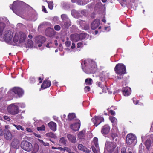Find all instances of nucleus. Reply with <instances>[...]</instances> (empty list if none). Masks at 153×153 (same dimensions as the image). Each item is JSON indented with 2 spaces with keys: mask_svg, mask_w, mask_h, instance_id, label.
I'll list each match as a JSON object with an SVG mask.
<instances>
[{
  "mask_svg": "<svg viewBox=\"0 0 153 153\" xmlns=\"http://www.w3.org/2000/svg\"><path fill=\"white\" fill-rule=\"evenodd\" d=\"M81 64L83 71L84 68H86L87 70L88 69L90 73H93L96 71V64L94 61L91 59H88L86 60L83 59L82 60Z\"/></svg>",
  "mask_w": 153,
  "mask_h": 153,
  "instance_id": "1",
  "label": "nucleus"
},
{
  "mask_svg": "<svg viewBox=\"0 0 153 153\" xmlns=\"http://www.w3.org/2000/svg\"><path fill=\"white\" fill-rule=\"evenodd\" d=\"M27 5V4L22 1H14L13 4L10 5V7L14 13L17 14V11H19L20 9L22 8Z\"/></svg>",
  "mask_w": 153,
  "mask_h": 153,
  "instance_id": "2",
  "label": "nucleus"
},
{
  "mask_svg": "<svg viewBox=\"0 0 153 153\" xmlns=\"http://www.w3.org/2000/svg\"><path fill=\"white\" fill-rule=\"evenodd\" d=\"M114 71L117 74L122 75L126 73V67L122 63H118L114 68Z\"/></svg>",
  "mask_w": 153,
  "mask_h": 153,
  "instance_id": "3",
  "label": "nucleus"
},
{
  "mask_svg": "<svg viewBox=\"0 0 153 153\" xmlns=\"http://www.w3.org/2000/svg\"><path fill=\"white\" fill-rule=\"evenodd\" d=\"M7 110L8 112L11 115H15L19 112L18 106L15 103L9 105L7 107Z\"/></svg>",
  "mask_w": 153,
  "mask_h": 153,
  "instance_id": "4",
  "label": "nucleus"
},
{
  "mask_svg": "<svg viewBox=\"0 0 153 153\" xmlns=\"http://www.w3.org/2000/svg\"><path fill=\"white\" fill-rule=\"evenodd\" d=\"M136 136L132 133L128 134L126 137V142L128 145H131L133 144L134 145L136 143Z\"/></svg>",
  "mask_w": 153,
  "mask_h": 153,
  "instance_id": "5",
  "label": "nucleus"
},
{
  "mask_svg": "<svg viewBox=\"0 0 153 153\" xmlns=\"http://www.w3.org/2000/svg\"><path fill=\"white\" fill-rule=\"evenodd\" d=\"M21 147L23 149L28 152L30 151L33 147L32 144L30 142L25 140L22 141Z\"/></svg>",
  "mask_w": 153,
  "mask_h": 153,
  "instance_id": "6",
  "label": "nucleus"
},
{
  "mask_svg": "<svg viewBox=\"0 0 153 153\" xmlns=\"http://www.w3.org/2000/svg\"><path fill=\"white\" fill-rule=\"evenodd\" d=\"M117 146L115 143L107 142L105 145V148L109 152L111 153L114 150Z\"/></svg>",
  "mask_w": 153,
  "mask_h": 153,
  "instance_id": "7",
  "label": "nucleus"
},
{
  "mask_svg": "<svg viewBox=\"0 0 153 153\" xmlns=\"http://www.w3.org/2000/svg\"><path fill=\"white\" fill-rule=\"evenodd\" d=\"M98 139L97 138L94 137V145H93L91 146L92 151L94 153H98L100 149L98 143Z\"/></svg>",
  "mask_w": 153,
  "mask_h": 153,
  "instance_id": "8",
  "label": "nucleus"
},
{
  "mask_svg": "<svg viewBox=\"0 0 153 153\" xmlns=\"http://www.w3.org/2000/svg\"><path fill=\"white\" fill-rule=\"evenodd\" d=\"M91 120L94 123V125L97 126L102 122L104 121V119L100 116H95L92 118Z\"/></svg>",
  "mask_w": 153,
  "mask_h": 153,
  "instance_id": "9",
  "label": "nucleus"
},
{
  "mask_svg": "<svg viewBox=\"0 0 153 153\" xmlns=\"http://www.w3.org/2000/svg\"><path fill=\"white\" fill-rule=\"evenodd\" d=\"M11 90L19 97H22L24 94L23 90L19 87H14L11 89Z\"/></svg>",
  "mask_w": 153,
  "mask_h": 153,
  "instance_id": "10",
  "label": "nucleus"
},
{
  "mask_svg": "<svg viewBox=\"0 0 153 153\" xmlns=\"http://www.w3.org/2000/svg\"><path fill=\"white\" fill-rule=\"evenodd\" d=\"M13 34L10 31H7L4 35V38L5 41L7 42H10L13 37Z\"/></svg>",
  "mask_w": 153,
  "mask_h": 153,
  "instance_id": "11",
  "label": "nucleus"
},
{
  "mask_svg": "<svg viewBox=\"0 0 153 153\" xmlns=\"http://www.w3.org/2000/svg\"><path fill=\"white\" fill-rule=\"evenodd\" d=\"M80 126V122L79 120H77L76 123L72 124L70 125V128L74 131L78 130Z\"/></svg>",
  "mask_w": 153,
  "mask_h": 153,
  "instance_id": "12",
  "label": "nucleus"
},
{
  "mask_svg": "<svg viewBox=\"0 0 153 153\" xmlns=\"http://www.w3.org/2000/svg\"><path fill=\"white\" fill-rule=\"evenodd\" d=\"M4 137L7 140H10L12 138V135L9 130L4 129Z\"/></svg>",
  "mask_w": 153,
  "mask_h": 153,
  "instance_id": "13",
  "label": "nucleus"
},
{
  "mask_svg": "<svg viewBox=\"0 0 153 153\" xmlns=\"http://www.w3.org/2000/svg\"><path fill=\"white\" fill-rule=\"evenodd\" d=\"M45 33L48 36L52 37L55 35V32L53 28H48L46 30Z\"/></svg>",
  "mask_w": 153,
  "mask_h": 153,
  "instance_id": "14",
  "label": "nucleus"
},
{
  "mask_svg": "<svg viewBox=\"0 0 153 153\" xmlns=\"http://www.w3.org/2000/svg\"><path fill=\"white\" fill-rule=\"evenodd\" d=\"M77 22L79 23L80 25L85 30H88L89 28V25L85 23V21L81 20H79L77 21Z\"/></svg>",
  "mask_w": 153,
  "mask_h": 153,
  "instance_id": "15",
  "label": "nucleus"
},
{
  "mask_svg": "<svg viewBox=\"0 0 153 153\" xmlns=\"http://www.w3.org/2000/svg\"><path fill=\"white\" fill-rule=\"evenodd\" d=\"M110 127L108 125H106L103 126L102 128L101 132L103 135L107 134L109 132Z\"/></svg>",
  "mask_w": 153,
  "mask_h": 153,
  "instance_id": "16",
  "label": "nucleus"
},
{
  "mask_svg": "<svg viewBox=\"0 0 153 153\" xmlns=\"http://www.w3.org/2000/svg\"><path fill=\"white\" fill-rule=\"evenodd\" d=\"M100 23V21L99 19L94 20L91 24V28L93 30L96 29L99 26Z\"/></svg>",
  "mask_w": 153,
  "mask_h": 153,
  "instance_id": "17",
  "label": "nucleus"
},
{
  "mask_svg": "<svg viewBox=\"0 0 153 153\" xmlns=\"http://www.w3.org/2000/svg\"><path fill=\"white\" fill-rule=\"evenodd\" d=\"M122 91L125 96H128L131 93V89L130 88L126 87L123 89Z\"/></svg>",
  "mask_w": 153,
  "mask_h": 153,
  "instance_id": "18",
  "label": "nucleus"
},
{
  "mask_svg": "<svg viewBox=\"0 0 153 153\" xmlns=\"http://www.w3.org/2000/svg\"><path fill=\"white\" fill-rule=\"evenodd\" d=\"M48 125L52 130L55 131L56 130V124L55 122L51 121L48 123Z\"/></svg>",
  "mask_w": 153,
  "mask_h": 153,
  "instance_id": "19",
  "label": "nucleus"
},
{
  "mask_svg": "<svg viewBox=\"0 0 153 153\" xmlns=\"http://www.w3.org/2000/svg\"><path fill=\"white\" fill-rule=\"evenodd\" d=\"M26 37L25 34L22 32L19 33V42L20 43H23L25 41Z\"/></svg>",
  "mask_w": 153,
  "mask_h": 153,
  "instance_id": "20",
  "label": "nucleus"
},
{
  "mask_svg": "<svg viewBox=\"0 0 153 153\" xmlns=\"http://www.w3.org/2000/svg\"><path fill=\"white\" fill-rule=\"evenodd\" d=\"M19 144V141L17 139H14L11 143V146L14 148H17Z\"/></svg>",
  "mask_w": 153,
  "mask_h": 153,
  "instance_id": "21",
  "label": "nucleus"
},
{
  "mask_svg": "<svg viewBox=\"0 0 153 153\" xmlns=\"http://www.w3.org/2000/svg\"><path fill=\"white\" fill-rule=\"evenodd\" d=\"M51 85V82L49 80H45L43 82L41 86L42 88L43 89L46 88L50 86Z\"/></svg>",
  "mask_w": 153,
  "mask_h": 153,
  "instance_id": "22",
  "label": "nucleus"
},
{
  "mask_svg": "<svg viewBox=\"0 0 153 153\" xmlns=\"http://www.w3.org/2000/svg\"><path fill=\"white\" fill-rule=\"evenodd\" d=\"M67 137L69 140L73 143H75L76 142V137L73 135L71 134H68Z\"/></svg>",
  "mask_w": 153,
  "mask_h": 153,
  "instance_id": "23",
  "label": "nucleus"
},
{
  "mask_svg": "<svg viewBox=\"0 0 153 153\" xmlns=\"http://www.w3.org/2000/svg\"><path fill=\"white\" fill-rule=\"evenodd\" d=\"M70 37L72 40L75 42H76L79 40L78 34L71 35L70 36Z\"/></svg>",
  "mask_w": 153,
  "mask_h": 153,
  "instance_id": "24",
  "label": "nucleus"
},
{
  "mask_svg": "<svg viewBox=\"0 0 153 153\" xmlns=\"http://www.w3.org/2000/svg\"><path fill=\"white\" fill-rule=\"evenodd\" d=\"M71 14L76 18H78L80 16L79 13L76 10H73L71 11Z\"/></svg>",
  "mask_w": 153,
  "mask_h": 153,
  "instance_id": "25",
  "label": "nucleus"
},
{
  "mask_svg": "<svg viewBox=\"0 0 153 153\" xmlns=\"http://www.w3.org/2000/svg\"><path fill=\"white\" fill-rule=\"evenodd\" d=\"M46 41L45 37L41 36H39V47L41 46L42 44Z\"/></svg>",
  "mask_w": 153,
  "mask_h": 153,
  "instance_id": "26",
  "label": "nucleus"
},
{
  "mask_svg": "<svg viewBox=\"0 0 153 153\" xmlns=\"http://www.w3.org/2000/svg\"><path fill=\"white\" fill-rule=\"evenodd\" d=\"M88 2V0H78L77 3L79 5H83L87 4Z\"/></svg>",
  "mask_w": 153,
  "mask_h": 153,
  "instance_id": "27",
  "label": "nucleus"
},
{
  "mask_svg": "<svg viewBox=\"0 0 153 153\" xmlns=\"http://www.w3.org/2000/svg\"><path fill=\"white\" fill-rule=\"evenodd\" d=\"M78 148L81 151H83L85 152H87L88 150L87 149L81 144H79L78 145Z\"/></svg>",
  "mask_w": 153,
  "mask_h": 153,
  "instance_id": "28",
  "label": "nucleus"
},
{
  "mask_svg": "<svg viewBox=\"0 0 153 153\" xmlns=\"http://www.w3.org/2000/svg\"><path fill=\"white\" fill-rule=\"evenodd\" d=\"M33 45V42L30 39H29L28 41V42L27 44H25V46L26 48H31L32 47Z\"/></svg>",
  "mask_w": 153,
  "mask_h": 153,
  "instance_id": "29",
  "label": "nucleus"
},
{
  "mask_svg": "<svg viewBox=\"0 0 153 153\" xmlns=\"http://www.w3.org/2000/svg\"><path fill=\"white\" fill-rule=\"evenodd\" d=\"M46 136L48 137L55 138L56 137V135L54 133L51 132L46 134Z\"/></svg>",
  "mask_w": 153,
  "mask_h": 153,
  "instance_id": "30",
  "label": "nucleus"
},
{
  "mask_svg": "<svg viewBox=\"0 0 153 153\" xmlns=\"http://www.w3.org/2000/svg\"><path fill=\"white\" fill-rule=\"evenodd\" d=\"M76 117L75 114L74 113L69 114L68 115V119L69 120H71Z\"/></svg>",
  "mask_w": 153,
  "mask_h": 153,
  "instance_id": "31",
  "label": "nucleus"
},
{
  "mask_svg": "<svg viewBox=\"0 0 153 153\" xmlns=\"http://www.w3.org/2000/svg\"><path fill=\"white\" fill-rule=\"evenodd\" d=\"M61 18L62 20L64 22L69 19L67 16L65 14H62L61 15Z\"/></svg>",
  "mask_w": 153,
  "mask_h": 153,
  "instance_id": "32",
  "label": "nucleus"
},
{
  "mask_svg": "<svg viewBox=\"0 0 153 153\" xmlns=\"http://www.w3.org/2000/svg\"><path fill=\"white\" fill-rule=\"evenodd\" d=\"M71 22L69 19L65 21L64 26L65 27L68 28L71 26Z\"/></svg>",
  "mask_w": 153,
  "mask_h": 153,
  "instance_id": "33",
  "label": "nucleus"
},
{
  "mask_svg": "<svg viewBox=\"0 0 153 153\" xmlns=\"http://www.w3.org/2000/svg\"><path fill=\"white\" fill-rule=\"evenodd\" d=\"M47 2L48 4V8L51 10H52L53 7V1H48Z\"/></svg>",
  "mask_w": 153,
  "mask_h": 153,
  "instance_id": "34",
  "label": "nucleus"
},
{
  "mask_svg": "<svg viewBox=\"0 0 153 153\" xmlns=\"http://www.w3.org/2000/svg\"><path fill=\"white\" fill-rule=\"evenodd\" d=\"M86 84L91 85L92 83V80L91 79L88 78L86 79L85 81Z\"/></svg>",
  "mask_w": 153,
  "mask_h": 153,
  "instance_id": "35",
  "label": "nucleus"
},
{
  "mask_svg": "<svg viewBox=\"0 0 153 153\" xmlns=\"http://www.w3.org/2000/svg\"><path fill=\"white\" fill-rule=\"evenodd\" d=\"M84 131H81L78 134V136L79 138L81 139H83L84 137Z\"/></svg>",
  "mask_w": 153,
  "mask_h": 153,
  "instance_id": "36",
  "label": "nucleus"
},
{
  "mask_svg": "<svg viewBox=\"0 0 153 153\" xmlns=\"http://www.w3.org/2000/svg\"><path fill=\"white\" fill-rule=\"evenodd\" d=\"M146 148L148 149L151 145V141L150 140H147L145 143Z\"/></svg>",
  "mask_w": 153,
  "mask_h": 153,
  "instance_id": "37",
  "label": "nucleus"
},
{
  "mask_svg": "<svg viewBox=\"0 0 153 153\" xmlns=\"http://www.w3.org/2000/svg\"><path fill=\"white\" fill-rule=\"evenodd\" d=\"M19 39V36L17 34H16L13 37V40L14 42L16 43L18 42Z\"/></svg>",
  "mask_w": 153,
  "mask_h": 153,
  "instance_id": "38",
  "label": "nucleus"
},
{
  "mask_svg": "<svg viewBox=\"0 0 153 153\" xmlns=\"http://www.w3.org/2000/svg\"><path fill=\"white\" fill-rule=\"evenodd\" d=\"M66 140L64 137L61 138L59 140V142L60 143L65 145L66 144Z\"/></svg>",
  "mask_w": 153,
  "mask_h": 153,
  "instance_id": "39",
  "label": "nucleus"
},
{
  "mask_svg": "<svg viewBox=\"0 0 153 153\" xmlns=\"http://www.w3.org/2000/svg\"><path fill=\"white\" fill-rule=\"evenodd\" d=\"M13 125L18 130H19L20 129L22 131H24V128L20 125H16L15 124H13Z\"/></svg>",
  "mask_w": 153,
  "mask_h": 153,
  "instance_id": "40",
  "label": "nucleus"
},
{
  "mask_svg": "<svg viewBox=\"0 0 153 153\" xmlns=\"http://www.w3.org/2000/svg\"><path fill=\"white\" fill-rule=\"evenodd\" d=\"M109 119L112 123H117V120L115 117H110L109 118Z\"/></svg>",
  "mask_w": 153,
  "mask_h": 153,
  "instance_id": "41",
  "label": "nucleus"
},
{
  "mask_svg": "<svg viewBox=\"0 0 153 153\" xmlns=\"http://www.w3.org/2000/svg\"><path fill=\"white\" fill-rule=\"evenodd\" d=\"M38 150V146L37 143H35L34 144V150L33 151V153H36Z\"/></svg>",
  "mask_w": 153,
  "mask_h": 153,
  "instance_id": "42",
  "label": "nucleus"
},
{
  "mask_svg": "<svg viewBox=\"0 0 153 153\" xmlns=\"http://www.w3.org/2000/svg\"><path fill=\"white\" fill-rule=\"evenodd\" d=\"M79 36V40H82L83 39L85 38V36L84 34L83 33H81L80 34H78Z\"/></svg>",
  "mask_w": 153,
  "mask_h": 153,
  "instance_id": "43",
  "label": "nucleus"
},
{
  "mask_svg": "<svg viewBox=\"0 0 153 153\" xmlns=\"http://www.w3.org/2000/svg\"><path fill=\"white\" fill-rule=\"evenodd\" d=\"M5 27V24L2 22H0V29L2 30Z\"/></svg>",
  "mask_w": 153,
  "mask_h": 153,
  "instance_id": "44",
  "label": "nucleus"
},
{
  "mask_svg": "<svg viewBox=\"0 0 153 153\" xmlns=\"http://www.w3.org/2000/svg\"><path fill=\"white\" fill-rule=\"evenodd\" d=\"M111 137H112L113 140L115 139V141H116L117 140L118 137L117 135L115 134H112L111 135Z\"/></svg>",
  "mask_w": 153,
  "mask_h": 153,
  "instance_id": "45",
  "label": "nucleus"
},
{
  "mask_svg": "<svg viewBox=\"0 0 153 153\" xmlns=\"http://www.w3.org/2000/svg\"><path fill=\"white\" fill-rule=\"evenodd\" d=\"M39 142H40L41 143H42V144L45 146H49V143H45L42 140H40L39 139Z\"/></svg>",
  "mask_w": 153,
  "mask_h": 153,
  "instance_id": "46",
  "label": "nucleus"
},
{
  "mask_svg": "<svg viewBox=\"0 0 153 153\" xmlns=\"http://www.w3.org/2000/svg\"><path fill=\"white\" fill-rule=\"evenodd\" d=\"M54 28L55 30L59 31L60 30L61 27L60 26L58 25H56L54 26Z\"/></svg>",
  "mask_w": 153,
  "mask_h": 153,
  "instance_id": "47",
  "label": "nucleus"
},
{
  "mask_svg": "<svg viewBox=\"0 0 153 153\" xmlns=\"http://www.w3.org/2000/svg\"><path fill=\"white\" fill-rule=\"evenodd\" d=\"M45 127L44 125H42L41 126L39 127V131H45Z\"/></svg>",
  "mask_w": 153,
  "mask_h": 153,
  "instance_id": "48",
  "label": "nucleus"
},
{
  "mask_svg": "<svg viewBox=\"0 0 153 153\" xmlns=\"http://www.w3.org/2000/svg\"><path fill=\"white\" fill-rule=\"evenodd\" d=\"M65 44L66 47H69L71 44V42L70 41H67L65 42Z\"/></svg>",
  "mask_w": 153,
  "mask_h": 153,
  "instance_id": "49",
  "label": "nucleus"
},
{
  "mask_svg": "<svg viewBox=\"0 0 153 153\" xmlns=\"http://www.w3.org/2000/svg\"><path fill=\"white\" fill-rule=\"evenodd\" d=\"M106 78V77L105 75L103 74H101L100 75V79L102 81H103Z\"/></svg>",
  "mask_w": 153,
  "mask_h": 153,
  "instance_id": "50",
  "label": "nucleus"
},
{
  "mask_svg": "<svg viewBox=\"0 0 153 153\" xmlns=\"http://www.w3.org/2000/svg\"><path fill=\"white\" fill-rule=\"evenodd\" d=\"M46 46L48 48L51 47L52 46V42L51 41L49 42L46 45Z\"/></svg>",
  "mask_w": 153,
  "mask_h": 153,
  "instance_id": "51",
  "label": "nucleus"
},
{
  "mask_svg": "<svg viewBox=\"0 0 153 153\" xmlns=\"http://www.w3.org/2000/svg\"><path fill=\"white\" fill-rule=\"evenodd\" d=\"M83 44L82 42H79L77 44V48H81L83 47Z\"/></svg>",
  "mask_w": 153,
  "mask_h": 153,
  "instance_id": "52",
  "label": "nucleus"
},
{
  "mask_svg": "<svg viewBox=\"0 0 153 153\" xmlns=\"http://www.w3.org/2000/svg\"><path fill=\"white\" fill-rule=\"evenodd\" d=\"M47 23H48L49 25H51V24L50 23L48 22H43L42 23L40 24V25H39V27H42L43 25H45L46 24H47Z\"/></svg>",
  "mask_w": 153,
  "mask_h": 153,
  "instance_id": "53",
  "label": "nucleus"
},
{
  "mask_svg": "<svg viewBox=\"0 0 153 153\" xmlns=\"http://www.w3.org/2000/svg\"><path fill=\"white\" fill-rule=\"evenodd\" d=\"M42 11L43 12L45 13H48L46 8H45V6H42Z\"/></svg>",
  "mask_w": 153,
  "mask_h": 153,
  "instance_id": "54",
  "label": "nucleus"
},
{
  "mask_svg": "<svg viewBox=\"0 0 153 153\" xmlns=\"http://www.w3.org/2000/svg\"><path fill=\"white\" fill-rule=\"evenodd\" d=\"M121 153H127L125 147H123L121 149Z\"/></svg>",
  "mask_w": 153,
  "mask_h": 153,
  "instance_id": "55",
  "label": "nucleus"
},
{
  "mask_svg": "<svg viewBox=\"0 0 153 153\" xmlns=\"http://www.w3.org/2000/svg\"><path fill=\"white\" fill-rule=\"evenodd\" d=\"M102 4L101 3H98L95 5V7L98 8H100L101 7Z\"/></svg>",
  "mask_w": 153,
  "mask_h": 153,
  "instance_id": "56",
  "label": "nucleus"
},
{
  "mask_svg": "<svg viewBox=\"0 0 153 153\" xmlns=\"http://www.w3.org/2000/svg\"><path fill=\"white\" fill-rule=\"evenodd\" d=\"M3 118L5 120L8 121H9L10 120V118L8 116H4L3 117Z\"/></svg>",
  "mask_w": 153,
  "mask_h": 153,
  "instance_id": "57",
  "label": "nucleus"
},
{
  "mask_svg": "<svg viewBox=\"0 0 153 153\" xmlns=\"http://www.w3.org/2000/svg\"><path fill=\"white\" fill-rule=\"evenodd\" d=\"M90 88L89 86H86L85 87V91L86 92L89 91H90Z\"/></svg>",
  "mask_w": 153,
  "mask_h": 153,
  "instance_id": "58",
  "label": "nucleus"
},
{
  "mask_svg": "<svg viewBox=\"0 0 153 153\" xmlns=\"http://www.w3.org/2000/svg\"><path fill=\"white\" fill-rule=\"evenodd\" d=\"M86 10H83L81 11V13L83 15H86Z\"/></svg>",
  "mask_w": 153,
  "mask_h": 153,
  "instance_id": "59",
  "label": "nucleus"
},
{
  "mask_svg": "<svg viewBox=\"0 0 153 153\" xmlns=\"http://www.w3.org/2000/svg\"><path fill=\"white\" fill-rule=\"evenodd\" d=\"M35 81V79L34 77H31L30 79V81L31 83H33Z\"/></svg>",
  "mask_w": 153,
  "mask_h": 153,
  "instance_id": "60",
  "label": "nucleus"
},
{
  "mask_svg": "<svg viewBox=\"0 0 153 153\" xmlns=\"http://www.w3.org/2000/svg\"><path fill=\"white\" fill-rule=\"evenodd\" d=\"M65 151H66L68 153H69L71 152V150L69 148L66 147H65Z\"/></svg>",
  "mask_w": 153,
  "mask_h": 153,
  "instance_id": "61",
  "label": "nucleus"
},
{
  "mask_svg": "<svg viewBox=\"0 0 153 153\" xmlns=\"http://www.w3.org/2000/svg\"><path fill=\"white\" fill-rule=\"evenodd\" d=\"M65 147L63 148L60 147H58V149L59 150L61 151L65 152Z\"/></svg>",
  "mask_w": 153,
  "mask_h": 153,
  "instance_id": "62",
  "label": "nucleus"
},
{
  "mask_svg": "<svg viewBox=\"0 0 153 153\" xmlns=\"http://www.w3.org/2000/svg\"><path fill=\"white\" fill-rule=\"evenodd\" d=\"M53 20L54 22H56L58 21L59 18L57 16H54L53 18Z\"/></svg>",
  "mask_w": 153,
  "mask_h": 153,
  "instance_id": "63",
  "label": "nucleus"
},
{
  "mask_svg": "<svg viewBox=\"0 0 153 153\" xmlns=\"http://www.w3.org/2000/svg\"><path fill=\"white\" fill-rule=\"evenodd\" d=\"M26 130L27 131L29 132H33L32 130L29 128H26Z\"/></svg>",
  "mask_w": 153,
  "mask_h": 153,
  "instance_id": "64",
  "label": "nucleus"
}]
</instances>
